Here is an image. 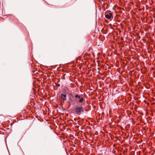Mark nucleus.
<instances>
[{
	"label": "nucleus",
	"instance_id": "nucleus-1",
	"mask_svg": "<svg viewBox=\"0 0 155 155\" xmlns=\"http://www.w3.org/2000/svg\"><path fill=\"white\" fill-rule=\"evenodd\" d=\"M74 97L75 99V101L76 102L79 101L80 103H82L84 100L83 97L78 94L75 95Z\"/></svg>",
	"mask_w": 155,
	"mask_h": 155
},
{
	"label": "nucleus",
	"instance_id": "nucleus-2",
	"mask_svg": "<svg viewBox=\"0 0 155 155\" xmlns=\"http://www.w3.org/2000/svg\"><path fill=\"white\" fill-rule=\"evenodd\" d=\"M75 111L77 114H79L81 112L84 111V109L81 106L77 107L75 109Z\"/></svg>",
	"mask_w": 155,
	"mask_h": 155
},
{
	"label": "nucleus",
	"instance_id": "nucleus-3",
	"mask_svg": "<svg viewBox=\"0 0 155 155\" xmlns=\"http://www.w3.org/2000/svg\"><path fill=\"white\" fill-rule=\"evenodd\" d=\"M105 17L108 19H110L112 16V13L110 12H106L105 13Z\"/></svg>",
	"mask_w": 155,
	"mask_h": 155
},
{
	"label": "nucleus",
	"instance_id": "nucleus-4",
	"mask_svg": "<svg viewBox=\"0 0 155 155\" xmlns=\"http://www.w3.org/2000/svg\"><path fill=\"white\" fill-rule=\"evenodd\" d=\"M66 97L67 95L65 94H62L60 96V98L64 101L66 100Z\"/></svg>",
	"mask_w": 155,
	"mask_h": 155
},
{
	"label": "nucleus",
	"instance_id": "nucleus-5",
	"mask_svg": "<svg viewBox=\"0 0 155 155\" xmlns=\"http://www.w3.org/2000/svg\"><path fill=\"white\" fill-rule=\"evenodd\" d=\"M68 102L70 104H74V101L72 98L70 97L68 100Z\"/></svg>",
	"mask_w": 155,
	"mask_h": 155
}]
</instances>
